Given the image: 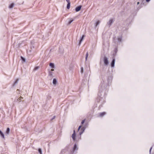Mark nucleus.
I'll use <instances>...</instances> for the list:
<instances>
[{
    "instance_id": "nucleus-1",
    "label": "nucleus",
    "mask_w": 154,
    "mask_h": 154,
    "mask_svg": "<svg viewBox=\"0 0 154 154\" xmlns=\"http://www.w3.org/2000/svg\"><path fill=\"white\" fill-rule=\"evenodd\" d=\"M112 78L111 76H108L107 79V83L106 81L103 80L99 87V92L98 94V97L96 100V101L99 103L100 102L102 104L105 102L106 91H107L108 87H109V84L112 80Z\"/></svg>"
},
{
    "instance_id": "nucleus-2",
    "label": "nucleus",
    "mask_w": 154,
    "mask_h": 154,
    "mask_svg": "<svg viewBox=\"0 0 154 154\" xmlns=\"http://www.w3.org/2000/svg\"><path fill=\"white\" fill-rule=\"evenodd\" d=\"M69 146V145L66 146L64 149L61 150L60 154H74L75 152H77L78 147L76 143L74 144L72 149L70 152Z\"/></svg>"
},
{
    "instance_id": "nucleus-3",
    "label": "nucleus",
    "mask_w": 154,
    "mask_h": 154,
    "mask_svg": "<svg viewBox=\"0 0 154 154\" xmlns=\"http://www.w3.org/2000/svg\"><path fill=\"white\" fill-rule=\"evenodd\" d=\"M76 17L73 18H68L66 21L67 25H70L76 18Z\"/></svg>"
},
{
    "instance_id": "nucleus-4",
    "label": "nucleus",
    "mask_w": 154,
    "mask_h": 154,
    "mask_svg": "<svg viewBox=\"0 0 154 154\" xmlns=\"http://www.w3.org/2000/svg\"><path fill=\"white\" fill-rule=\"evenodd\" d=\"M103 62L104 65L106 66L107 65L109 64V62L108 58L106 56L104 57Z\"/></svg>"
},
{
    "instance_id": "nucleus-5",
    "label": "nucleus",
    "mask_w": 154,
    "mask_h": 154,
    "mask_svg": "<svg viewBox=\"0 0 154 154\" xmlns=\"http://www.w3.org/2000/svg\"><path fill=\"white\" fill-rule=\"evenodd\" d=\"M115 20L113 19H110L109 21L107 22V24L109 26V27L111 25L113 22H114Z\"/></svg>"
},
{
    "instance_id": "nucleus-6",
    "label": "nucleus",
    "mask_w": 154,
    "mask_h": 154,
    "mask_svg": "<svg viewBox=\"0 0 154 154\" xmlns=\"http://www.w3.org/2000/svg\"><path fill=\"white\" fill-rule=\"evenodd\" d=\"M23 98L22 97H18L17 96L14 99V102H16L20 100L21 99H23Z\"/></svg>"
},
{
    "instance_id": "nucleus-7",
    "label": "nucleus",
    "mask_w": 154,
    "mask_h": 154,
    "mask_svg": "<svg viewBox=\"0 0 154 154\" xmlns=\"http://www.w3.org/2000/svg\"><path fill=\"white\" fill-rule=\"evenodd\" d=\"M115 59L114 57L112 58V60L111 63V66L112 68L114 67L115 66Z\"/></svg>"
},
{
    "instance_id": "nucleus-8",
    "label": "nucleus",
    "mask_w": 154,
    "mask_h": 154,
    "mask_svg": "<svg viewBox=\"0 0 154 154\" xmlns=\"http://www.w3.org/2000/svg\"><path fill=\"white\" fill-rule=\"evenodd\" d=\"M72 139L73 141H75V138H76V133L75 131V130H74L73 131V133L72 134Z\"/></svg>"
},
{
    "instance_id": "nucleus-9",
    "label": "nucleus",
    "mask_w": 154,
    "mask_h": 154,
    "mask_svg": "<svg viewBox=\"0 0 154 154\" xmlns=\"http://www.w3.org/2000/svg\"><path fill=\"white\" fill-rule=\"evenodd\" d=\"M82 6L81 5H79L77 7L75 8V11L76 12H78L80 11L82 8Z\"/></svg>"
},
{
    "instance_id": "nucleus-10",
    "label": "nucleus",
    "mask_w": 154,
    "mask_h": 154,
    "mask_svg": "<svg viewBox=\"0 0 154 154\" xmlns=\"http://www.w3.org/2000/svg\"><path fill=\"white\" fill-rule=\"evenodd\" d=\"M85 36V35H83L80 38V40H79V45H80L82 41L83 40L84 38V37Z\"/></svg>"
},
{
    "instance_id": "nucleus-11",
    "label": "nucleus",
    "mask_w": 154,
    "mask_h": 154,
    "mask_svg": "<svg viewBox=\"0 0 154 154\" xmlns=\"http://www.w3.org/2000/svg\"><path fill=\"white\" fill-rule=\"evenodd\" d=\"M85 129V127H82L81 129V131L79 132L80 137H81V135L83 133V132L84 131Z\"/></svg>"
},
{
    "instance_id": "nucleus-12",
    "label": "nucleus",
    "mask_w": 154,
    "mask_h": 154,
    "mask_svg": "<svg viewBox=\"0 0 154 154\" xmlns=\"http://www.w3.org/2000/svg\"><path fill=\"white\" fill-rule=\"evenodd\" d=\"M10 128L9 127L7 128V129H6V132L5 133V134L6 135H8L9 134V133L10 132Z\"/></svg>"
},
{
    "instance_id": "nucleus-13",
    "label": "nucleus",
    "mask_w": 154,
    "mask_h": 154,
    "mask_svg": "<svg viewBox=\"0 0 154 154\" xmlns=\"http://www.w3.org/2000/svg\"><path fill=\"white\" fill-rule=\"evenodd\" d=\"M106 114V112H100L99 113V116L100 117H102L104 115H105Z\"/></svg>"
},
{
    "instance_id": "nucleus-14",
    "label": "nucleus",
    "mask_w": 154,
    "mask_h": 154,
    "mask_svg": "<svg viewBox=\"0 0 154 154\" xmlns=\"http://www.w3.org/2000/svg\"><path fill=\"white\" fill-rule=\"evenodd\" d=\"M0 136L3 138L5 139V135L2 131L0 130Z\"/></svg>"
},
{
    "instance_id": "nucleus-15",
    "label": "nucleus",
    "mask_w": 154,
    "mask_h": 154,
    "mask_svg": "<svg viewBox=\"0 0 154 154\" xmlns=\"http://www.w3.org/2000/svg\"><path fill=\"white\" fill-rule=\"evenodd\" d=\"M49 66H50L52 68H55V65L54 63H49Z\"/></svg>"
},
{
    "instance_id": "nucleus-16",
    "label": "nucleus",
    "mask_w": 154,
    "mask_h": 154,
    "mask_svg": "<svg viewBox=\"0 0 154 154\" xmlns=\"http://www.w3.org/2000/svg\"><path fill=\"white\" fill-rule=\"evenodd\" d=\"M57 80L55 79H54L53 80V84L54 85H56L57 83Z\"/></svg>"
},
{
    "instance_id": "nucleus-17",
    "label": "nucleus",
    "mask_w": 154,
    "mask_h": 154,
    "mask_svg": "<svg viewBox=\"0 0 154 154\" xmlns=\"http://www.w3.org/2000/svg\"><path fill=\"white\" fill-rule=\"evenodd\" d=\"M19 79H17L14 82L13 84V86H14L18 82Z\"/></svg>"
},
{
    "instance_id": "nucleus-18",
    "label": "nucleus",
    "mask_w": 154,
    "mask_h": 154,
    "mask_svg": "<svg viewBox=\"0 0 154 154\" xmlns=\"http://www.w3.org/2000/svg\"><path fill=\"white\" fill-rule=\"evenodd\" d=\"M14 5V4L12 3L9 5V7L10 8H12L13 7Z\"/></svg>"
},
{
    "instance_id": "nucleus-19",
    "label": "nucleus",
    "mask_w": 154,
    "mask_h": 154,
    "mask_svg": "<svg viewBox=\"0 0 154 154\" xmlns=\"http://www.w3.org/2000/svg\"><path fill=\"white\" fill-rule=\"evenodd\" d=\"M122 40V36H121L119 37L118 38V42H121Z\"/></svg>"
},
{
    "instance_id": "nucleus-20",
    "label": "nucleus",
    "mask_w": 154,
    "mask_h": 154,
    "mask_svg": "<svg viewBox=\"0 0 154 154\" xmlns=\"http://www.w3.org/2000/svg\"><path fill=\"white\" fill-rule=\"evenodd\" d=\"M70 3H67V6H66V8L68 9H69L70 8Z\"/></svg>"
},
{
    "instance_id": "nucleus-21",
    "label": "nucleus",
    "mask_w": 154,
    "mask_h": 154,
    "mask_svg": "<svg viewBox=\"0 0 154 154\" xmlns=\"http://www.w3.org/2000/svg\"><path fill=\"white\" fill-rule=\"evenodd\" d=\"M38 152L40 154H42V149L40 148L38 149Z\"/></svg>"
},
{
    "instance_id": "nucleus-22",
    "label": "nucleus",
    "mask_w": 154,
    "mask_h": 154,
    "mask_svg": "<svg viewBox=\"0 0 154 154\" xmlns=\"http://www.w3.org/2000/svg\"><path fill=\"white\" fill-rule=\"evenodd\" d=\"M99 23H100V22L99 21H97L95 23L96 27L97 25H99Z\"/></svg>"
},
{
    "instance_id": "nucleus-23",
    "label": "nucleus",
    "mask_w": 154,
    "mask_h": 154,
    "mask_svg": "<svg viewBox=\"0 0 154 154\" xmlns=\"http://www.w3.org/2000/svg\"><path fill=\"white\" fill-rule=\"evenodd\" d=\"M153 146H152L150 148L149 150V154H151V150L153 148Z\"/></svg>"
},
{
    "instance_id": "nucleus-24",
    "label": "nucleus",
    "mask_w": 154,
    "mask_h": 154,
    "mask_svg": "<svg viewBox=\"0 0 154 154\" xmlns=\"http://www.w3.org/2000/svg\"><path fill=\"white\" fill-rule=\"evenodd\" d=\"M21 59L24 62H25L26 61V59L25 58L21 56Z\"/></svg>"
},
{
    "instance_id": "nucleus-25",
    "label": "nucleus",
    "mask_w": 154,
    "mask_h": 154,
    "mask_svg": "<svg viewBox=\"0 0 154 154\" xmlns=\"http://www.w3.org/2000/svg\"><path fill=\"white\" fill-rule=\"evenodd\" d=\"M88 52H87L86 53V56H85V60H87V58H88Z\"/></svg>"
},
{
    "instance_id": "nucleus-26",
    "label": "nucleus",
    "mask_w": 154,
    "mask_h": 154,
    "mask_svg": "<svg viewBox=\"0 0 154 154\" xmlns=\"http://www.w3.org/2000/svg\"><path fill=\"white\" fill-rule=\"evenodd\" d=\"M39 68V66H36V67H35V68H34V70H37V69H38Z\"/></svg>"
},
{
    "instance_id": "nucleus-27",
    "label": "nucleus",
    "mask_w": 154,
    "mask_h": 154,
    "mask_svg": "<svg viewBox=\"0 0 154 154\" xmlns=\"http://www.w3.org/2000/svg\"><path fill=\"white\" fill-rule=\"evenodd\" d=\"M118 51L117 48H115L114 49V52L115 54H116Z\"/></svg>"
},
{
    "instance_id": "nucleus-28",
    "label": "nucleus",
    "mask_w": 154,
    "mask_h": 154,
    "mask_svg": "<svg viewBox=\"0 0 154 154\" xmlns=\"http://www.w3.org/2000/svg\"><path fill=\"white\" fill-rule=\"evenodd\" d=\"M81 72L82 73V74L83 73V68L82 67H81Z\"/></svg>"
},
{
    "instance_id": "nucleus-29",
    "label": "nucleus",
    "mask_w": 154,
    "mask_h": 154,
    "mask_svg": "<svg viewBox=\"0 0 154 154\" xmlns=\"http://www.w3.org/2000/svg\"><path fill=\"white\" fill-rule=\"evenodd\" d=\"M85 122V119H84V120H82L81 122V124H83Z\"/></svg>"
},
{
    "instance_id": "nucleus-30",
    "label": "nucleus",
    "mask_w": 154,
    "mask_h": 154,
    "mask_svg": "<svg viewBox=\"0 0 154 154\" xmlns=\"http://www.w3.org/2000/svg\"><path fill=\"white\" fill-rule=\"evenodd\" d=\"M82 127V126L81 125H80L79 127H78V130L79 131L80 129Z\"/></svg>"
},
{
    "instance_id": "nucleus-31",
    "label": "nucleus",
    "mask_w": 154,
    "mask_h": 154,
    "mask_svg": "<svg viewBox=\"0 0 154 154\" xmlns=\"http://www.w3.org/2000/svg\"><path fill=\"white\" fill-rule=\"evenodd\" d=\"M55 116H54L52 118H51V120H53V119H55Z\"/></svg>"
},
{
    "instance_id": "nucleus-32",
    "label": "nucleus",
    "mask_w": 154,
    "mask_h": 154,
    "mask_svg": "<svg viewBox=\"0 0 154 154\" xmlns=\"http://www.w3.org/2000/svg\"><path fill=\"white\" fill-rule=\"evenodd\" d=\"M66 1L67 2V3H70V1L69 0H66Z\"/></svg>"
},
{
    "instance_id": "nucleus-33",
    "label": "nucleus",
    "mask_w": 154,
    "mask_h": 154,
    "mask_svg": "<svg viewBox=\"0 0 154 154\" xmlns=\"http://www.w3.org/2000/svg\"><path fill=\"white\" fill-rule=\"evenodd\" d=\"M49 75L50 76L52 75V72H50L49 73Z\"/></svg>"
},
{
    "instance_id": "nucleus-34",
    "label": "nucleus",
    "mask_w": 154,
    "mask_h": 154,
    "mask_svg": "<svg viewBox=\"0 0 154 154\" xmlns=\"http://www.w3.org/2000/svg\"><path fill=\"white\" fill-rule=\"evenodd\" d=\"M102 107V104H101L100 105V106H99V108L100 109Z\"/></svg>"
},
{
    "instance_id": "nucleus-35",
    "label": "nucleus",
    "mask_w": 154,
    "mask_h": 154,
    "mask_svg": "<svg viewBox=\"0 0 154 154\" xmlns=\"http://www.w3.org/2000/svg\"><path fill=\"white\" fill-rule=\"evenodd\" d=\"M150 1V0H146V1L147 2H149Z\"/></svg>"
},
{
    "instance_id": "nucleus-36",
    "label": "nucleus",
    "mask_w": 154,
    "mask_h": 154,
    "mask_svg": "<svg viewBox=\"0 0 154 154\" xmlns=\"http://www.w3.org/2000/svg\"><path fill=\"white\" fill-rule=\"evenodd\" d=\"M2 147H0V150H2Z\"/></svg>"
},
{
    "instance_id": "nucleus-37",
    "label": "nucleus",
    "mask_w": 154,
    "mask_h": 154,
    "mask_svg": "<svg viewBox=\"0 0 154 154\" xmlns=\"http://www.w3.org/2000/svg\"><path fill=\"white\" fill-rule=\"evenodd\" d=\"M139 2H137V5H139Z\"/></svg>"
},
{
    "instance_id": "nucleus-38",
    "label": "nucleus",
    "mask_w": 154,
    "mask_h": 154,
    "mask_svg": "<svg viewBox=\"0 0 154 154\" xmlns=\"http://www.w3.org/2000/svg\"><path fill=\"white\" fill-rule=\"evenodd\" d=\"M54 71V69H51V71Z\"/></svg>"
},
{
    "instance_id": "nucleus-39",
    "label": "nucleus",
    "mask_w": 154,
    "mask_h": 154,
    "mask_svg": "<svg viewBox=\"0 0 154 154\" xmlns=\"http://www.w3.org/2000/svg\"><path fill=\"white\" fill-rule=\"evenodd\" d=\"M17 91H19V90L17 89Z\"/></svg>"
},
{
    "instance_id": "nucleus-40",
    "label": "nucleus",
    "mask_w": 154,
    "mask_h": 154,
    "mask_svg": "<svg viewBox=\"0 0 154 154\" xmlns=\"http://www.w3.org/2000/svg\"><path fill=\"white\" fill-rule=\"evenodd\" d=\"M113 55H115V54H113Z\"/></svg>"
}]
</instances>
